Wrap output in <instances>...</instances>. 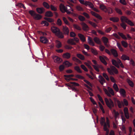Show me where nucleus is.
I'll return each mask as SVG.
<instances>
[{"label":"nucleus","mask_w":135,"mask_h":135,"mask_svg":"<svg viewBox=\"0 0 135 135\" xmlns=\"http://www.w3.org/2000/svg\"><path fill=\"white\" fill-rule=\"evenodd\" d=\"M60 9L62 13L66 12L68 14L71 13L70 11H73V9L69 6L67 5L65 7L64 5L62 3L60 4L59 6Z\"/></svg>","instance_id":"nucleus-1"},{"label":"nucleus","mask_w":135,"mask_h":135,"mask_svg":"<svg viewBox=\"0 0 135 135\" xmlns=\"http://www.w3.org/2000/svg\"><path fill=\"white\" fill-rule=\"evenodd\" d=\"M51 30L52 32L59 38H64L63 34L58 27L55 26L52 27L51 28Z\"/></svg>","instance_id":"nucleus-2"},{"label":"nucleus","mask_w":135,"mask_h":135,"mask_svg":"<svg viewBox=\"0 0 135 135\" xmlns=\"http://www.w3.org/2000/svg\"><path fill=\"white\" fill-rule=\"evenodd\" d=\"M110 68H108L107 70L109 73L111 75H114V73L115 74L118 73V71L117 69L114 66H110Z\"/></svg>","instance_id":"nucleus-3"},{"label":"nucleus","mask_w":135,"mask_h":135,"mask_svg":"<svg viewBox=\"0 0 135 135\" xmlns=\"http://www.w3.org/2000/svg\"><path fill=\"white\" fill-rule=\"evenodd\" d=\"M104 100L106 105L110 109H112V108L114 107V103L110 98L108 99L107 98H105Z\"/></svg>","instance_id":"nucleus-4"},{"label":"nucleus","mask_w":135,"mask_h":135,"mask_svg":"<svg viewBox=\"0 0 135 135\" xmlns=\"http://www.w3.org/2000/svg\"><path fill=\"white\" fill-rule=\"evenodd\" d=\"M106 119V122H105L104 118V117H102L100 120V123L101 125H103L104 127V126L105 124L107 127H109L110 124L109 119L108 117H107Z\"/></svg>","instance_id":"nucleus-5"},{"label":"nucleus","mask_w":135,"mask_h":135,"mask_svg":"<svg viewBox=\"0 0 135 135\" xmlns=\"http://www.w3.org/2000/svg\"><path fill=\"white\" fill-rule=\"evenodd\" d=\"M52 58L54 60V62L57 63H60L62 61V59L60 58L59 57L56 56H52Z\"/></svg>","instance_id":"nucleus-6"},{"label":"nucleus","mask_w":135,"mask_h":135,"mask_svg":"<svg viewBox=\"0 0 135 135\" xmlns=\"http://www.w3.org/2000/svg\"><path fill=\"white\" fill-rule=\"evenodd\" d=\"M113 99L115 102L117 103L118 106L119 108H121L122 106H123V103L122 101H120L115 98H114Z\"/></svg>","instance_id":"nucleus-7"},{"label":"nucleus","mask_w":135,"mask_h":135,"mask_svg":"<svg viewBox=\"0 0 135 135\" xmlns=\"http://www.w3.org/2000/svg\"><path fill=\"white\" fill-rule=\"evenodd\" d=\"M123 111L125 117L127 119H129V116L128 108L126 107H124Z\"/></svg>","instance_id":"nucleus-8"},{"label":"nucleus","mask_w":135,"mask_h":135,"mask_svg":"<svg viewBox=\"0 0 135 135\" xmlns=\"http://www.w3.org/2000/svg\"><path fill=\"white\" fill-rule=\"evenodd\" d=\"M99 58L100 61L103 63L104 65H106L107 64V63L105 61V60H108V59L106 56L103 57L102 56H100Z\"/></svg>","instance_id":"nucleus-9"},{"label":"nucleus","mask_w":135,"mask_h":135,"mask_svg":"<svg viewBox=\"0 0 135 135\" xmlns=\"http://www.w3.org/2000/svg\"><path fill=\"white\" fill-rule=\"evenodd\" d=\"M62 30L64 33V34L66 35H68L69 32V30L68 28L66 26H63Z\"/></svg>","instance_id":"nucleus-10"},{"label":"nucleus","mask_w":135,"mask_h":135,"mask_svg":"<svg viewBox=\"0 0 135 135\" xmlns=\"http://www.w3.org/2000/svg\"><path fill=\"white\" fill-rule=\"evenodd\" d=\"M102 40L105 45L107 47H108L109 45L107 44L108 43V39L106 37H103L102 38Z\"/></svg>","instance_id":"nucleus-11"},{"label":"nucleus","mask_w":135,"mask_h":135,"mask_svg":"<svg viewBox=\"0 0 135 135\" xmlns=\"http://www.w3.org/2000/svg\"><path fill=\"white\" fill-rule=\"evenodd\" d=\"M99 78V81L100 84L103 85L104 83L105 82V81L104 78L100 75H99L98 76Z\"/></svg>","instance_id":"nucleus-12"},{"label":"nucleus","mask_w":135,"mask_h":135,"mask_svg":"<svg viewBox=\"0 0 135 135\" xmlns=\"http://www.w3.org/2000/svg\"><path fill=\"white\" fill-rule=\"evenodd\" d=\"M90 13L92 15L94 16L100 20H101L102 19V17L98 14L96 13L93 11H91Z\"/></svg>","instance_id":"nucleus-13"},{"label":"nucleus","mask_w":135,"mask_h":135,"mask_svg":"<svg viewBox=\"0 0 135 135\" xmlns=\"http://www.w3.org/2000/svg\"><path fill=\"white\" fill-rule=\"evenodd\" d=\"M37 12L39 14H42L45 11V9L43 7L37 8L36 9Z\"/></svg>","instance_id":"nucleus-14"},{"label":"nucleus","mask_w":135,"mask_h":135,"mask_svg":"<svg viewBox=\"0 0 135 135\" xmlns=\"http://www.w3.org/2000/svg\"><path fill=\"white\" fill-rule=\"evenodd\" d=\"M40 41L41 42L44 44H46L48 43V40L45 37H41L40 38Z\"/></svg>","instance_id":"nucleus-15"},{"label":"nucleus","mask_w":135,"mask_h":135,"mask_svg":"<svg viewBox=\"0 0 135 135\" xmlns=\"http://www.w3.org/2000/svg\"><path fill=\"white\" fill-rule=\"evenodd\" d=\"M88 42L89 44L93 46H95L94 42L92 41L91 38L89 36L88 37Z\"/></svg>","instance_id":"nucleus-16"},{"label":"nucleus","mask_w":135,"mask_h":135,"mask_svg":"<svg viewBox=\"0 0 135 135\" xmlns=\"http://www.w3.org/2000/svg\"><path fill=\"white\" fill-rule=\"evenodd\" d=\"M111 52L114 56L115 57H118V55L117 51L116 50L112 49L110 50Z\"/></svg>","instance_id":"nucleus-17"},{"label":"nucleus","mask_w":135,"mask_h":135,"mask_svg":"<svg viewBox=\"0 0 135 135\" xmlns=\"http://www.w3.org/2000/svg\"><path fill=\"white\" fill-rule=\"evenodd\" d=\"M78 36L82 41L84 42L85 41V38L83 35L81 33H78Z\"/></svg>","instance_id":"nucleus-18"},{"label":"nucleus","mask_w":135,"mask_h":135,"mask_svg":"<svg viewBox=\"0 0 135 135\" xmlns=\"http://www.w3.org/2000/svg\"><path fill=\"white\" fill-rule=\"evenodd\" d=\"M113 113L114 114V117L115 118V121L116 123H117V121L116 120V119L119 116V113L118 112H116L115 111V110L114 109L113 110Z\"/></svg>","instance_id":"nucleus-19"},{"label":"nucleus","mask_w":135,"mask_h":135,"mask_svg":"<svg viewBox=\"0 0 135 135\" xmlns=\"http://www.w3.org/2000/svg\"><path fill=\"white\" fill-rule=\"evenodd\" d=\"M83 29L84 30H87L89 29V27L84 22H82L81 23Z\"/></svg>","instance_id":"nucleus-20"},{"label":"nucleus","mask_w":135,"mask_h":135,"mask_svg":"<svg viewBox=\"0 0 135 135\" xmlns=\"http://www.w3.org/2000/svg\"><path fill=\"white\" fill-rule=\"evenodd\" d=\"M121 58L122 60L124 61L127 60H130L129 57L125 54L122 55L121 56Z\"/></svg>","instance_id":"nucleus-21"},{"label":"nucleus","mask_w":135,"mask_h":135,"mask_svg":"<svg viewBox=\"0 0 135 135\" xmlns=\"http://www.w3.org/2000/svg\"><path fill=\"white\" fill-rule=\"evenodd\" d=\"M42 18V16L41 15L36 13L33 18L35 20H38L41 19Z\"/></svg>","instance_id":"nucleus-22"},{"label":"nucleus","mask_w":135,"mask_h":135,"mask_svg":"<svg viewBox=\"0 0 135 135\" xmlns=\"http://www.w3.org/2000/svg\"><path fill=\"white\" fill-rule=\"evenodd\" d=\"M94 42L97 44L99 45H100L101 42L100 39L98 37H95L94 38Z\"/></svg>","instance_id":"nucleus-23"},{"label":"nucleus","mask_w":135,"mask_h":135,"mask_svg":"<svg viewBox=\"0 0 135 135\" xmlns=\"http://www.w3.org/2000/svg\"><path fill=\"white\" fill-rule=\"evenodd\" d=\"M71 57L70 54L69 53H66L64 54L62 57L65 59H69Z\"/></svg>","instance_id":"nucleus-24"},{"label":"nucleus","mask_w":135,"mask_h":135,"mask_svg":"<svg viewBox=\"0 0 135 135\" xmlns=\"http://www.w3.org/2000/svg\"><path fill=\"white\" fill-rule=\"evenodd\" d=\"M53 13L51 11L46 12L45 14V16L46 17H51L53 16Z\"/></svg>","instance_id":"nucleus-25"},{"label":"nucleus","mask_w":135,"mask_h":135,"mask_svg":"<svg viewBox=\"0 0 135 135\" xmlns=\"http://www.w3.org/2000/svg\"><path fill=\"white\" fill-rule=\"evenodd\" d=\"M109 20L110 21L114 22H118L119 21V19L117 17H112L110 18Z\"/></svg>","instance_id":"nucleus-26"},{"label":"nucleus","mask_w":135,"mask_h":135,"mask_svg":"<svg viewBox=\"0 0 135 135\" xmlns=\"http://www.w3.org/2000/svg\"><path fill=\"white\" fill-rule=\"evenodd\" d=\"M105 12H107L109 14H111L113 13V10L110 7H108L107 8Z\"/></svg>","instance_id":"nucleus-27"},{"label":"nucleus","mask_w":135,"mask_h":135,"mask_svg":"<svg viewBox=\"0 0 135 135\" xmlns=\"http://www.w3.org/2000/svg\"><path fill=\"white\" fill-rule=\"evenodd\" d=\"M127 18L124 16H122L120 17V20L122 22H127L128 20Z\"/></svg>","instance_id":"nucleus-28"},{"label":"nucleus","mask_w":135,"mask_h":135,"mask_svg":"<svg viewBox=\"0 0 135 135\" xmlns=\"http://www.w3.org/2000/svg\"><path fill=\"white\" fill-rule=\"evenodd\" d=\"M120 93L121 95L124 97L126 96V92L124 89H120Z\"/></svg>","instance_id":"nucleus-29"},{"label":"nucleus","mask_w":135,"mask_h":135,"mask_svg":"<svg viewBox=\"0 0 135 135\" xmlns=\"http://www.w3.org/2000/svg\"><path fill=\"white\" fill-rule=\"evenodd\" d=\"M99 8L100 9L105 12L107 8L104 4H100L99 6Z\"/></svg>","instance_id":"nucleus-30"},{"label":"nucleus","mask_w":135,"mask_h":135,"mask_svg":"<svg viewBox=\"0 0 135 135\" xmlns=\"http://www.w3.org/2000/svg\"><path fill=\"white\" fill-rule=\"evenodd\" d=\"M56 47L58 48H60L61 47V43L59 41L57 40L56 41Z\"/></svg>","instance_id":"nucleus-31"},{"label":"nucleus","mask_w":135,"mask_h":135,"mask_svg":"<svg viewBox=\"0 0 135 135\" xmlns=\"http://www.w3.org/2000/svg\"><path fill=\"white\" fill-rule=\"evenodd\" d=\"M112 62L113 65L118 68H119V65L117 64V61L115 60L114 59H112Z\"/></svg>","instance_id":"nucleus-32"},{"label":"nucleus","mask_w":135,"mask_h":135,"mask_svg":"<svg viewBox=\"0 0 135 135\" xmlns=\"http://www.w3.org/2000/svg\"><path fill=\"white\" fill-rule=\"evenodd\" d=\"M121 43L122 46L125 48H127L128 46V43L124 41H122L121 42Z\"/></svg>","instance_id":"nucleus-33"},{"label":"nucleus","mask_w":135,"mask_h":135,"mask_svg":"<svg viewBox=\"0 0 135 135\" xmlns=\"http://www.w3.org/2000/svg\"><path fill=\"white\" fill-rule=\"evenodd\" d=\"M76 56L80 60H85L84 56L81 54H76Z\"/></svg>","instance_id":"nucleus-34"},{"label":"nucleus","mask_w":135,"mask_h":135,"mask_svg":"<svg viewBox=\"0 0 135 135\" xmlns=\"http://www.w3.org/2000/svg\"><path fill=\"white\" fill-rule=\"evenodd\" d=\"M63 64L64 65L68 67L71 66L72 65V63L68 61H65L64 63Z\"/></svg>","instance_id":"nucleus-35"},{"label":"nucleus","mask_w":135,"mask_h":135,"mask_svg":"<svg viewBox=\"0 0 135 135\" xmlns=\"http://www.w3.org/2000/svg\"><path fill=\"white\" fill-rule=\"evenodd\" d=\"M67 42L68 44H70L72 45H75L76 43L74 41V40L72 39H70L68 40Z\"/></svg>","instance_id":"nucleus-36"},{"label":"nucleus","mask_w":135,"mask_h":135,"mask_svg":"<svg viewBox=\"0 0 135 135\" xmlns=\"http://www.w3.org/2000/svg\"><path fill=\"white\" fill-rule=\"evenodd\" d=\"M107 89H108V91L109 92L110 94V93L112 95H114V91L112 88H110L109 87H107Z\"/></svg>","instance_id":"nucleus-37"},{"label":"nucleus","mask_w":135,"mask_h":135,"mask_svg":"<svg viewBox=\"0 0 135 135\" xmlns=\"http://www.w3.org/2000/svg\"><path fill=\"white\" fill-rule=\"evenodd\" d=\"M73 26L74 28L77 30H81V27L78 25L74 24L73 25Z\"/></svg>","instance_id":"nucleus-38"},{"label":"nucleus","mask_w":135,"mask_h":135,"mask_svg":"<svg viewBox=\"0 0 135 135\" xmlns=\"http://www.w3.org/2000/svg\"><path fill=\"white\" fill-rule=\"evenodd\" d=\"M118 33L119 35L120 36H121V37L123 39L126 40L127 39V38L126 37V36L124 35L122 33L118 32Z\"/></svg>","instance_id":"nucleus-39"},{"label":"nucleus","mask_w":135,"mask_h":135,"mask_svg":"<svg viewBox=\"0 0 135 135\" xmlns=\"http://www.w3.org/2000/svg\"><path fill=\"white\" fill-rule=\"evenodd\" d=\"M117 46L120 51L121 52H123L124 51V49L120 43L117 42Z\"/></svg>","instance_id":"nucleus-40"},{"label":"nucleus","mask_w":135,"mask_h":135,"mask_svg":"<svg viewBox=\"0 0 135 135\" xmlns=\"http://www.w3.org/2000/svg\"><path fill=\"white\" fill-rule=\"evenodd\" d=\"M62 19L64 21V23L66 25H70V23L68 22V21L66 18L64 17H62Z\"/></svg>","instance_id":"nucleus-41"},{"label":"nucleus","mask_w":135,"mask_h":135,"mask_svg":"<svg viewBox=\"0 0 135 135\" xmlns=\"http://www.w3.org/2000/svg\"><path fill=\"white\" fill-rule=\"evenodd\" d=\"M103 128L104 130L106 131L105 135H108L109 133V130L105 124Z\"/></svg>","instance_id":"nucleus-42"},{"label":"nucleus","mask_w":135,"mask_h":135,"mask_svg":"<svg viewBox=\"0 0 135 135\" xmlns=\"http://www.w3.org/2000/svg\"><path fill=\"white\" fill-rule=\"evenodd\" d=\"M76 9L79 11H84L83 8L79 5H78L76 7Z\"/></svg>","instance_id":"nucleus-43"},{"label":"nucleus","mask_w":135,"mask_h":135,"mask_svg":"<svg viewBox=\"0 0 135 135\" xmlns=\"http://www.w3.org/2000/svg\"><path fill=\"white\" fill-rule=\"evenodd\" d=\"M113 87L115 91L117 92L118 91L119 89L116 84L114 83L113 85Z\"/></svg>","instance_id":"nucleus-44"},{"label":"nucleus","mask_w":135,"mask_h":135,"mask_svg":"<svg viewBox=\"0 0 135 135\" xmlns=\"http://www.w3.org/2000/svg\"><path fill=\"white\" fill-rule=\"evenodd\" d=\"M115 10L116 12L118 14L120 15H122V11L120 9H119L117 8H115Z\"/></svg>","instance_id":"nucleus-45"},{"label":"nucleus","mask_w":135,"mask_h":135,"mask_svg":"<svg viewBox=\"0 0 135 135\" xmlns=\"http://www.w3.org/2000/svg\"><path fill=\"white\" fill-rule=\"evenodd\" d=\"M93 66L95 69L97 71L99 72V65H93Z\"/></svg>","instance_id":"nucleus-46"},{"label":"nucleus","mask_w":135,"mask_h":135,"mask_svg":"<svg viewBox=\"0 0 135 135\" xmlns=\"http://www.w3.org/2000/svg\"><path fill=\"white\" fill-rule=\"evenodd\" d=\"M103 90L104 91L106 94L109 97H111V96L110 94L109 93L107 90L105 88H104L103 89Z\"/></svg>","instance_id":"nucleus-47"},{"label":"nucleus","mask_w":135,"mask_h":135,"mask_svg":"<svg viewBox=\"0 0 135 135\" xmlns=\"http://www.w3.org/2000/svg\"><path fill=\"white\" fill-rule=\"evenodd\" d=\"M127 82L130 86L132 87H133L134 86V84L133 82L129 79H127Z\"/></svg>","instance_id":"nucleus-48"},{"label":"nucleus","mask_w":135,"mask_h":135,"mask_svg":"<svg viewBox=\"0 0 135 135\" xmlns=\"http://www.w3.org/2000/svg\"><path fill=\"white\" fill-rule=\"evenodd\" d=\"M16 6H18L20 8L23 7L25 9L26 8L24 4L22 3H20L17 4L16 5Z\"/></svg>","instance_id":"nucleus-49"},{"label":"nucleus","mask_w":135,"mask_h":135,"mask_svg":"<svg viewBox=\"0 0 135 135\" xmlns=\"http://www.w3.org/2000/svg\"><path fill=\"white\" fill-rule=\"evenodd\" d=\"M91 52L95 55H97L98 54V52L96 49H94L92 48L90 49Z\"/></svg>","instance_id":"nucleus-50"},{"label":"nucleus","mask_w":135,"mask_h":135,"mask_svg":"<svg viewBox=\"0 0 135 135\" xmlns=\"http://www.w3.org/2000/svg\"><path fill=\"white\" fill-rule=\"evenodd\" d=\"M29 13L33 17V18L36 13L33 10H30L29 11Z\"/></svg>","instance_id":"nucleus-51"},{"label":"nucleus","mask_w":135,"mask_h":135,"mask_svg":"<svg viewBox=\"0 0 135 135\" xmlns=\"http://www.w3.org/2000/svg\"><path fill=\"white\" fill-rule=\"evenodd\" d=\"M74 69L76 71L79 73H81L82 72L79 67L78 66H75L74 67Z\"/></svg>","instance_id":"nucleus-52"},{"label":"nucleus","mask_w":135,"mask_h":135,"mask_svg":"<svg viewBox=\"0 0 135 135\" xmlns=\"http://www.w3.org/2000/svg\"><path fill=\"white\" fill-rule=\"evenodd\" d=\"M44 19L50 22H53L54 21V20L51 18L45 17Z\"/></svg>","instance_id":"nucleus-53"},{"label":"nucleus","mask_w":135,"mask_h":135,"mask_svg":"<svg viewBox=\"0 0 135 135\" xmlns=\"http://www.w3.org/2000/svg\"><path fill=\"white\" fill-rule=\"evenodd\" d=\"M43 6L46 8L47 9H49L50 8L49 5L46 2H44L43 3Z\"/></svg>","instance_id":"nucleus-54"},{"label":"nucleus","mask_w":135,"mask_h":135,"mask_svg":"<svg viewBox=\"0 0 135 135\" xmlns=\"http://www.w3.org/2000/svg\"><path fill=\"white\" fill-rule=\"evenodd\" d=\"M41 24L42 25H43L44 26H48L49 25L48 23L46 21H42Z\"/></svg>","instance_id":"nucleus-55"},{"label":"nucleus","mask_w":135,"mask_h":135,"mask_svg":"<svg viewBox=\"0 0 135 135\" xmlns=\"http://www.w3.org/2000/svg\"><path fill=\"white\" fill-rule=\"evenodd\" d=\"M88 22L90 24L94 27H95L97 26V25L96 23L91 21H88Z\"/></svg>","instance_id":"nucleus-56"},{"label":"nucleus","mask_w":135,"mask_h":135,"mask_svg":"<svg viewBox=\"0 0 135 135\" xmlns=\"http://www.w3.org/2000/svg\"><path fill=\"white\" fill-rule=\"evenodd\" d=\"M50 7L52 11H56L57 10V8L52 5H51Z\"/></svg>","instance_id":"nucleus-57"},{"label":"nucleus","mask_w":135,"mask_h":135,"mask_svg":"<svg viewBox=\"0 0 135 135\" xmlns=\"http://www.w3.org/2000/svg\"><path fill=\"white\" fill-rule=\"evenodd\" d=\"M56 23L57 25L59 26H61L62 25V22L60 18L57 19Z\"/></svg>","instance_id":"nucleus-58"},{"label":"nucleus","mask_w":135,"mask_h":135,"mask_svg":"<svg viewBox=\"0 0 135 135\" xmlns=\"http://www.w3.org/2000/svg\"><path fill=\"white\" fill-rule=\"evenodd\" d=\"M103 76L104 77L105 79L108 81H109V79L108 75L105 73H104L103 74Z\"/></svg>","instance_id":"nucleus-59"},{"label":"nucleus","mask_w":135,"mask_h":135,"mask_svg":"<svg viewBox=\"0 0 135 135\" xmlns=\"http://www.w3.org/2000/svg\"><path fill=\"white\" fill-rule=\"evenodd\" d=\"M79 19L81 21H85V18L83 16H79L78 17Z\"/></svg>","instance_id":"nucleus-60"},{"label":"nucleus","mask_w":135,"mask_h":135,"mask_svg":"<svg viewBox=\"0 0 135 135\" xmlns=\"http://www.w3.org/2000/svg\"><path fill=\"white\" fill-rule=\"evenodd\" d=\"M81 68L85 71H88V70L85 66L83 65H81L80 66Z\"/></svg>","instance_id":"nucleus-61"},{"label":"nucleus","mask_w":135,"mask_h":135,"mask_svg":"<svg viewBox=\"0 0 135 135\" xmlns=\"http://www.w3.org/2000/svg\"><path fill=\"white\" fill-rule=\"evenodd\" d=\"M75 77L78 78L80 79H84V78L83 76L78 75H75Z\"/></svg>","instance_id":"nucleus-62"},{"label":"nucleus","mask_w":135,"mask_h":135,"mask_svg":"<svg viewBox=\"0 0 135 135\" xmlns=\"http://www.w3.org/2000/svg\"><path fill=\"white\" fill-rule=\"evenodd\" d=\"M120 25L124 29H126V25L124 23L122 22L120 24Z\"/></svg>","instance_id":"nucleus-63"},{"label":"nucleus","mask_w":135,"mask_h":135,"mask_svg":"<svg viewBox=\"0 0 135 135\" xmlns=\"http://www.w3.org/2000/svg\"><path fill=\"white\" fill-rule=\"evenodd\" d=\"M129 63L130 65H131L133 66H134L135 65L134 62L132 59H131L130 60Z\"/></svg>","instance_id":"nucleus-64"}]
</instances>
